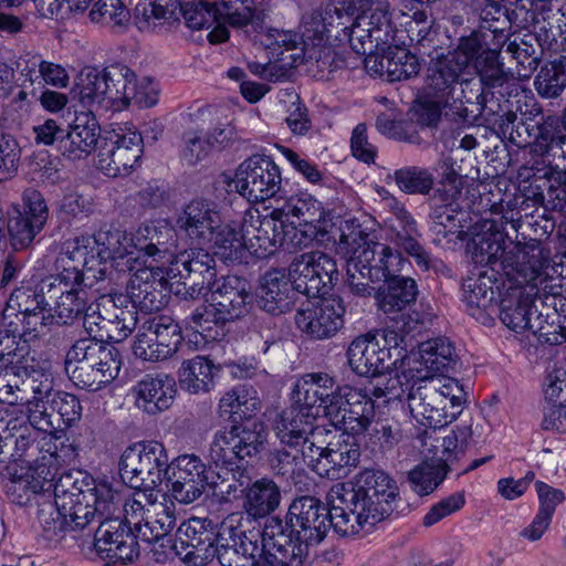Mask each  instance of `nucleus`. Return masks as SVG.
Listing matches in <instances>:
<instances>
[{
	"mask_svg": "<svg viewBox=\"0 0 566 566\" xmlns=\"http://www.w3.org/2000/svg\"><path fill=\"white\" fill-rule=\"evenodd\" d=\"M326 500L329 509L313 496L297 497L289 507V525L306 549L319 544L331 527L342 536H353L365 525H375L394 513L400 499L388 473L364 469L352 480L335 483Z\"/></svg>",
	"mask_w": 566,
	"mask_h": 566,
	"instance_id": "nucleus-1",
	"label": "nucleus"
},
{
	"mask_svg": "<svg viewBox=\"0 0 566 566\" xmlns=\"http://www.w3.org/2000/svg\"><path fill=\"white\" fill-rule=\"evenodd\" d=\"M20 416L0 418V463L11 458H25L45 474L55 463L71 462L80 454V444L60 429L54 415L48 412L44 399L25 402Z\"/></svg>",
	"mask_w": 566,
	"mask_h": 566,
	"instance_id": "nucleus-2",
	"label": "nucleus"
},
{
	"mask_svg": "<svg viewBox=\"0 0 566 566\" xmlns=\"http://www.w3.org/2000/svg\"><path fill=\"white\" fill-rule=\"evenodd\" d=\"M376 220L369 216L346 219L340 227L339 249L349 255L346 284L352 294L370 297L371 282L397 270L400 252L376 241Z\"/></svg>",
	"mask_w": 566,
	"mask_h": 566,
	"instance_id": "nucleus-3",
	"label": "nucleus"
},
{
	"mask_svg": "<svg viewBox=\"0 0 566 566\" xmlns=\"http://www.w3.org/2000/svg\"><path fill=\"white\" fill-rule=\"evenodd\" d=\"M494 222L485 221L482 231L475 233L469 244L472 253L474 270L462 285V300L471 311L486 310L492 306L500 295L497 274L504 275L512 284L522 283L511 279L501 264L514 245H523L521 241H510Z\"/></svg>",
	"mask_w": 566,
	"mask_h": 566,
	"instance_id": "nucleus-4",
	"label": "nucleus"
},
{
	"mask_svg": "<svg viewBox=\"0 0 566 566\" xmlns=\"http://www.w3.org/2000/svg\"><path fill=\"white\" fill-rule=\"evenodd\" d=\"M474 74L462 75L449 105L457 120L470 125L482 115L489 103L500 106L501 97L511 95L512 86L516 87L510 72L505 71L497 49H483L472 57L471 66Z\"/></svg>",
	"mask_w": 566,
	"mask_h": 566,
	"instance_id": "nucleus-5",
	"label": "nucleus"
},
{
	"mask_svg": "<svg viewBox=\"0 0 566 566\" xmlns=\"http://www.w3.org/2000/svg\"><path fill=\"white\" fill-rule=\"evenodd\" d=\"M406 386L408 407L412 418L427 428H442L462 412L464 391L454 378H430L421 368L409 367L394 378L390 389L397 384Z\"/></svg>",
	"mask_w": 566,
	"mask_h": 566,
	"instance_id": "nucleus-6",
	"label": "nucleus"
},
{
	"mask_svg": "<svg viewBox=\"0 0 566 566\" xmlns=\"http://www.w3.org/2000/svg\"><path fill=\"white\" fill-rule=\"evenodd\" d=\"M213 284L208 304L197 307L186 319L191 331L188 340L196 349L221 340L226 323L247 315L253 303L251 285L243 277L227 275Z\"/></svg>",
	"mask_w": 566,
	"mask_h": 566,
	"instance_id": "nucleus-7",
	"label": "nucleus"
},
{
	"mask_svg": "<svg viewBox=\"0 0 566 566\" xmlns=\"http://www.w3.org/2000/svg\"><path fill=\"white\" fill-rule=\"evenodd\" d=\"M364 6L377 3L369 17L355 15L334 7L324 12L317 23L318 42L328 45L348 44L355 53L371 52L379 43L394 40V25L386 0H365Z\"/></svg>",
	"mask_w": 566,
	"mask_h": 566,
	"instance_id": "nucleus-8",
	"label": "nucleus"
},
{
	"mask_svg": "<svg viewBox=\"0 0 566 566\" xmlns=\"http://www.w3.org/2000/svg\"><path fill=\"white\" fill-rule=\"evenodd\" d=\"M57 273L45 283L48 302V327L53 323L70 325L83 318L84 327L88 334L94 333L92 319L95 318L96 304L88 305L87 289L93 287L96 281L85 271L77 268L67 259L59 256L56 261Z\"/></svg>",
	"mask_w": 566,
	"mask_h": 566,
	"instance_id": "nucleus-9",
	"label": "nucleus"
},
{
	"mask_svg": "<svg viewBox=\"0 0 566 566\" xmlns=\"http://www.w3.org/2000/svg\"><path fill=\"white\" fill-rule=\"evenodd\" d=\"M0 332V402L10 406L34 402V399L49 398L52 380L33 368L30 363V345L6 337Z\"/></svg>",
	"mask_w": 566,
	"mask_h": 566,
	"instance_id": "nucleus-10",
	"label": "nucleus"
},
{
	"mask_svg": "<svg viewBox=\"0 0 566 566\" xmlns=\"http://www.w3.org/2000/svg\"><path fill=\"white\" fill-rule=\"evenodd\" d=\"M45 284L40 289L22 284L10 294L2 312L0 332L6 337L30 345L48 331V295Z\"/></svg>",
	"mask_w": 566,
	"mask_h": 566,
	"instance_id": "nucleus-11",
	"label": "nucleus"
},
{
	"mask_svg": "<svg viewBox=\"0 0 566 566\" xmlns=\"http://www.w3.org/2000/svg\"><path fill=\"white\" fill-rule=\"evenodd\" d=\"M127 234L119 230H99L94 235L77 237L65 243L61 254L90 277L96 281L105 279L108 262L116 261L117 266H125L127 256Z\"/></svg>",
	"mask_w": 566,
	"mask_h": 566,
	"instance_id": "nucleus-12",
	"label": "nucleus"
},
{
	"mask_svg": "<svg viewBox=\"0 0 566 566\" xmlns=\"http://www.w3.org/2000/svg\"><path fill=\"white\" fill-rule=\"evenodd\" d=\"M316 419L317 412L298 403L283 410L275 419L274 431L281 444L284 446L276 453V460L282 464L279 472L282 474L294 471L293 465L303 459V450L306 446L331 433L324 427L316 426Z\"/></svg>",
	"mask_w": 566,
	"mask_h": 566,
	"instance_id": "nucleus-13",
	"label": "nucleus"
},
{
	"mask_svg": "<svg viewBox=\"0 0 566 566\" xmlns=\"http://www.w3.org/2000/svg\"><path fill=\"white\" fill-rule=\"evenodd\" d=\"M484 40L479 32L461 36L457 48L436 60L428 67L427 90L437 104L449 107L462 75H470L472 57L482 48Z\"/></svg>",
	"mask_w": 566,
	"mask_h": 566,
	"instance_id": "nucleus-14",
	"label": "nucleus"
},
{
	"mask_svg": "<svg viewBox=\"0 0 566 566\" xmlns=\"http://www.w3.org/2000/svg\"><path fill=\"white\" fill-rule=\"evenodd\" d=\"M356 436L344 430L323 436L306 446L303 450V461L319 476L342 479L359 462L360 446Z\"/></svg>",
	"mask_w": 566,
	"mask_h": 566,
	"instance_id": "nucleus-15",
	"label": "nucleus"
},
{
	"mask_svg": "<svg viewBox=\"0 0 566 566\" xmlns=\"http://www.w3.org/2000/svg\"><path fill=\"white\" fill-rule=\"evenodd\" d=\"M147 20L179 21L185 19L188 28L193 30L213 29L208 34L212 44L226 42L229 39V30L221 22L222 12L219 0L211 3L205 0L199 2L181 3L180 0H155L144 8Z\"/></svg>",
	"mask_w": 566,
	"mask_h": 566,
	"instance_id": "nucleus-16",
	"label": "nucleus"
},
{
	"mask_svg": "<svg viewBox=\"0 0 566 566\" xmlns=\"http://www.w3.org/2000/svg\"><path fill=\"white\" fill-rule=\"evenodd\" d=\"M169 458L163 443L139 442L128 447L119 460V474L130 488L157 489L167 480Z\"/></svg>",
	"mask_w": 566,
	"mask_h": 566,
	"instance_id": "nucleus-17",
	"label": "nucleus"
},
{
	"mask_svg": "<svg viewBox=\"0 0 566 566\" xmlns=\"http://www.w3.org/2000/svg\"><path fill=\"white\" fill-rule=\"evenodd\" d=\"M175 286V294L184 300H197L206 295L216 282L213 256L203 249L179 252L165 269Z\"/></svg>",
	"mask_w": 566,
	"mask_h": 566,
	"instance_id": "nucleus-18",
	"label": "nucleus"
},
{
	"mask_svg": "<svg viewBox=\"0 0 566 566\" xmlns=\"http://www.w3.org/2000/svg\"><path fill=\"white\" fill-rule=\"evenodd\" d=\"M268 432L263 422L245 420L234 423L229 430L217 431L209 448L210 461L214 464H233L261 453Z\"/></svg>",
	"mask_w": 566,
	"mask_h": 566,
	"instance_id": "nucleus-19",
	"label": "nucleus"
},
{
	"mask_svg": "<svg viewBox=\"0 0 566 566\" xmlns=\"http://www.w3.org/2000/svg\"><path fill=\"white\" fill-rule=\"evenodd\" d=\"M289 275L297 293L314 298L327 294L339 280L336 261L321 251L296 256L290 264Z\"/></svg>",
	"mask_w": 566,
	"mask_h": 566,
	"instance_id": "nucleus-20",
	"label": "nucleus"
},
{
	"mask_svg": "<svg viewBox=\"0 0 566 566\" xmlns=\"http://www.w3.org/2000/svg\"><path fill=\"white\" fill-rule=\"evenodd\" d=\"M505 273L518 283L525 284L534 281L544 283L547 279L566 277V265L560 261L549 264L548 253L536 239L514 245L506 259L501 263Z\"/></svg>",
	"mask_w": 566,
	"mask_h": 566,
	"instance_id": "nucleus-21",
	"label": "nucleus"
},
{
	"mask_svg": "<svg viewBox=\"0 0 566 566\" xmlns=\"http://www.w3.org/2000/svg\"><path fill=\"white\" fill-rule=\"evenodd\" d=\"M232 184L248 201H265L281 190V169L271 157L253 155L239 165Z\"/></svg>",
	"mask_w": 566,
	"mask_h": 566,
	"instance_id": "nucleus-22",
	"label": "nucleus"
},
{
	"mask_svg": "<svg viewBox=\"0 0 566 566\" xmlns=\"http://www.w3.org/2000/svg\"><path fill=\"white\" fill-rule=\"evenodd\" d=\"M132 276L126 287V304L132 308L151 313L160 311L169 301L175 286L164 268L149 265L129 271Z\"/></svg>",
	"mask_w": 566,
	"mask_h": 566,
	"instance_id": "nucleus-23",
	"label": "nucleus"
},
{
	"mask_svg": "<svg viewBox=\"0 0 566 566\" xmlns=\"http://www.w3.org/2000/svg\"><path fill=\"white\" fill-rule=\"evenodd\" d=\"M128 67L116 64L103 71L90 69L81 76L80 99L88 107L119 111L120 93L127 82Z\"/></svg>",
	"mask_w": 566,
	"mask_h": 566,
	"instance_id": "nucleus-24",
	"label": "nucleus"
},
{
	"mask_svg": "<svg viewBox=\"0 0 566 566\" xmlns=\"http://www.w3.org/2000/svg\"><path fill=\"white\" fill-rule=\"evenodd\" d=\"M337 399L328 408L333 426L352 434L366 433L375 418L373 397L366 389L344 385L338 389Z\"/></svg>",
	"mask_w": 566,
	"mask_h": 566,
	"instance_id": "nucleus-25",
	"label": "nucleus"
},
{
	"mask_svg": "<svg viewBox=\"0 0 566 566\" xmlns=\"http://www.w3.org/2000/svg\"><path fill=\"white\" fill-rule=\"evenodd\" d=\"M385 205L390 213L384 219L387 239L413 258L420 269L428 270L430 254L420 243L421 233L416 219L395 197L385 198Z\"/></svg>",
	"mask_w": 566,
	"mask_h": 566,
	"instance_id": "nucleus-26",
	"label": "nucleus"
},
{
	"mask_svg": "<svg viewBox=\"0 0 566 566\" xmlns=\"http://www.w3.org/2000/svg\"><path fill=\"white\" fill-rule=\"evenodd\" d=\"M347 359L350 369L361 377H378L401 369L400 360L396 359L394 348L384 340V334L378 337L373 334L357 336L347 348Z\"/></svg>",
	"mask_w": 566,
	"mask_h": 566,
	"instance_id": "nucleus-27",
	"label": "nucleus"
},
{
	"mask_svg": "<svg viewBox=\"0 0 566 566\" xmlns=\"http://www.w3.org/2000/svg\"><path fill=\"white\" fill-rule=\"evenodd\" d=\"M167 483L180 503L197 501L210 486L213 471L196 454H182L170 462Z\"/></svg>",
	"mask_w": 566,
	"mask_h": 566,
	"instance_id": "nucleus-28",
	"label": "nucleus"
},
{
	"mask_svg": "<svg viewBox=\"0 0 566 566\" xmlns=\"http://www.w3.org/2000/svg\"><path fill=\"white\" fill-rule=\"evenodd\" d=\"M78 455L71 462L59 461L53 468H50L51 472H48V475L45 471L40 473L38 462L31 464L30 470L32 471L35 492H53L56 503L62 502V497H66L65 501L75 497L88 501V497H84V495H86V492H92L95 480L83 471H62L64 467L75 464Z\"/></svg>",
	"mask_w": 566,
	"mask_h": 566,
	"instance_id": "nucleus-29",
	"label": "nucleus"
},
{
	"mask_svg": "<svg viewBox=\"0 0 566 566\" xmlns=\"http://www.w3.org/2000/svg\"><path fill=\"white\" fill-rule=\"evenodd\" d=\"M138 535L122 518H105L94 533V549L102 559L127 564L139 556Z\"/></svg>",
	"mask_w": 566,
	"mask_h": 566,
	"instance_id": "nucleus-30",
	"label": "nucleus"
},
{
	"mask_svg": "<svg viewBox=\"0 0 566 566\" xmlns=\"http://www.w3.org/2000/svg\"><path fill=\"white\" fill-rule=\"evenodd\" d=\"M216 532L211 521L191 517L182 522L176 532L172 549L189 566H206L211 560Z\"/></svg>",
	"mask_w": 566,
	"mask_h": 566,
	"instance_id": "nucleus-31",
	"label": "nucleus"
},
{
	"mask_svg": "<svg viewBox=\"0 0 566 566\" xmlns=\"http://www.w3.org/2000/svg\"><path fill=\"white\" fill-rule=\"evenodd\" d=\"M345 306L338 297L321 298L308 302L295 314L297 328L312 339H328L344 325Z\"/></svg>",
	"mask_w": 566,
	"mask_h": 566,
	"instance_id": "nucleus-32",
	"label": "nucleus"
},
{
	"mask_svg": "<svg viewBox=\"0 0 566 566\" xmlns=\"http://www.w3.org/2000/svg\"><path fill=\"white\" fill-rule=\"evenodd\" d=\"M289 525V517L283 524L281 520H268L261 533L262 552L273 556L274 563L281 566H302L307 549L297 539V532Z\"/></svg>",
	"mask_w": 566,
	"mask_h": 566,
	"instance_id": "nucleus-33",
	"label": "nucleus"
},
{
	"mask_svg": "<svg viewBox=\"0 0 566 566\" xmlns=\"http://www.w3.org/2000/svg\"><path fill=\"white\" fill-rule=\"evenodd\" d=\"M115 139H111L98 151V168L108 177L128 175L134 166L139 163L143 155V137L128 129L126 133H115Z\"/></svg>",
	"mask_w": 566,
	"mask_h": 566,
	"instance_id": "nucleus-34",
	"label": "nucleus"
},
{
	"mask_svg": "<svg viewBox=\"0 0 566 566\" xmlns=\"http://www.w3.org/2000/svg\"><path fill=\"white\" fill-rule=\"evenodd\" d=\"M137 312L126 305L124 294L103 295L96 303L95 325L97 332H105L106 337L119 343L127 338L137 325Z\"/></svg>",
	"mask_w": 566,
	"mask_h": 566,
	"instance_id": "nucleus-35",
	"label": "nucleus"
},
{
	"mask_svg": "<svg viewBox=\"0 0 566 566\" xmlns=\"http://www.w3.org/2000/svg\"><path fill=\"white\" fill-rule=\"evenodd\" d=\"M23 201V211L11 218L7 227L14 250L28 248L43 230L49 217L46 203L40 192L27 191Z\"/></svg>",
	"mask_w": 566,
	"mask_h": 566,
	"instance_id": "nucleus-36",
	"label": "nucleus"
},
{
	"mask_svg": "<svg viewBox=\"0 0 566 566\" xmlns=\"http://www.w3.org/2000/svg\"><path fill=\"white\" fill-rule=\"evenodd\" d=\"M256 545L248 539L233 517L226 518L216 531L211 560L217 557L221 566H251Z\"/></svg>",
	"mask_w": 566,
	"mask_h": 566,
	"instance_id": "nucleus-37",
	"label": "nucleus"
},
{
	"mask_svg": "<svg viewBox=\"0 0 566 566\" xmlns=\"http://www.w3.org/2000/svg\"><path fill=\"white\" fill-rule=\"evenodd\" d=\"M221 212L218 206L206 199H195L187 203L177 217L180 232L197 243H211L216 229L221 227Z\"/></svg>",
	"mask_w": 566,
	"mask_h": 566,
	"instance_id": "nucleus-38",
	"label": "nucleus"
},
{
	"mask_svg": "<svg viewBox=\"0 0 566 566\" xmlns=\"http://www.w3.org/2000/svg\"><path fill=\"white\" fill-rule=\"evenodd\" d=\"M243 230L247 234L248 251L259 258L265 259L273 255L282 247V233L284 232V219L275 213V208L266 216H252L244 219Z\"/></svg>",
	"mask_w": 566,
	"mask_h": 566,
	"instance_id": "nucleus-39",
	"label": "nucleus"
},
{
	"mask_svg": "<svg viewBox=\"0 0 566 566\" xmlns=\"http://www.w3.org/2000/svg\"><path fill=\"white\" fill-rule=\"evenodd\" d=\"M406 260L400 255V262L397 270L390 271L385 277L374 281V283L385 282L371 295H375L378 310L385 314H395L405 311L408 306L416 302L418 295L417 283L413 279L399 275ZM373 282L370 283V285Z\"/></svg>",
	"mask_w": 566,
	"mask_h": 566,
	"instance_id": "nucleus-40",
	"label": "nucleus"
},
{
	"mask_svg": "<svg viewBox=\"0 0 566 566\" xmlns=\"http://www.w3.org/2000/svg\"><path fill=\"white\" fill-rule=\"evenodd\" d=\"M99 137L101 127L92 111L82 112L60 138L59 150L69 159H81L96 149Z\"/></svg>",
	"mask_w": 566,
	"mask_h": 566,
	"instance_id": "nucleus-41",
	"label": "nucleus"
},
{
	"mask_svg": "<svg viewBox=\"0 0 566 566\" xmlns=\"http://www.w3.org/2000/svg\"><path fill=\"white\" fill-rule=\"evenodd\" d=\"M172 377L145 375L130 389L135 406L148 415L160 413L171 407L176 396Z\"/></svg>",
	"mask_w": 566,
	"mask_h": 566,
	"instance_id": "nucleus-42",
	"label": "nucleus"
},
{
	"mask_svg": "<svg viewBox=\"0 0 566 566\" xmlns=\"http://www.w3.org/2000/svg\"><path fill=\"white\" fill-rule=\"evenodd\" d=\"M334 377L326 373H311L297 380L294 387L296 403L319 412L322 409L328 418V408L338 399V389Z\"/></svg>",
	"mask_w": 566,
	"mask_h": 566,
	"instance_id": "nucleus-43",
	"label": "nucleus"
},
{
	"mask_svg": "<svg viewBox=\"0 0 566 566\" xmlns=\"http://www.w3.org/2000/svg\"><path fill=\"white\" fill-rule=\"evenodd\" d=\"M457 196L438 189L431 199L430 231L434 235L436 244H441L450 235L459 238L463 232L462 220L465 211L460 208Z\"/></svg>",
	"mask_w": 566,
	"mask_h": 566,
	"instance_id": "nucleus-44",
	"label": "nucleus"
},
{
	"mask_svg": "<svg viewBox=\"0 0 566 566\" xmlns=\"http://www.w3.org/2000/svg\"><path fill=\"white\" fill-rule=\"evenodd\" d=\"M539 281L525 284H512L511 290L500 303V319L502 323L516 333L530 329L534 317L531 310L536 305L533 292Z\"/></svg>",
	"mask_w": 566,
	"mask_h": 566,
	"instance_id": "nucleus-45",
	"label": "nucleus"
},
{
	"mask_svg": "<svg viewBox=\"0 0 566 566\" xmlns=\"http://www.w3.org/2000/svg\"><path fill=\"white\" fill-rule=\"evenodd\" d=\"M546 122V116L541 115L538 120H534L525 115L518 116L517 114L509 111L504 115L503 128L510 130V139L517 147H531V153L541 156L544 160L558 161L557 154L551 150V144L545 147L541 145L543 138V126Z\"/></svg>",
	"mask_w": 566,
	"mask_h": 566,
	"instance_id": "nucleus-46",
	"label": "nucleus"
},
{
	"mask_svg": "<svg viewBox=\"0 0 566 566\" xmlns=\"http://www.w3.org/2000/svg\"><path fill=\"white\" fill-rule=\"evenodd\" d=\"M297 291L293 280L282 270L264 273L259 287V305L271 315H281L292 310Z\"/></svg>",
	"mask_w": 566,
	"mask_h": 566,
	"instance_id": "nucleus-47",
	"label": "nucleus"
},
{
	"mask_svg": "<svg viewBox=\"0 0 566 566\" xmlns=\"http://www.w3.org/2000/svg\"><path fill=\"white\" fill-rule=\"evenodd\" d=\"M418 356H408L411 367L421 368L428 374V379L437 378L436 374L448 371L457 364L453 344L447 337H437L418 345Z\"/></svg>",
	"mask_w": 566,
	"mask_h": 566,
	"instance_id": "nucleus-48",
	"label": "nucleus"
},
{
	"mask_svg": "<svg viewBox=\"0 0 566 566\" xmlns=\"http://www.w3.org/2000/svg\"><path fill=\"white\" fill-rule=\"evenodd\" d=\"M219 368L206 356L197 355L184 360L178 375L179 386L191 395L207 394L213 390Z\"/></svg>",
	"mask_w": 566,
	"mask_h": 566,
	"instance_id": "nucleus-49",
	"label": "nucleus"
},
{
	"mask_svg": "<svg viewBox=\"0 0 566 566\" xmlns=\"http://www.w3.org/2000/svg\"><path fill=\"white\" fill-rule=\"evenodd\" d=\"M423 323L417 317L410 315H401V319L387 326L384 333V340L388 346L394 348L396 359L400 360L401 370L411 366L410 360H406L411 352L419 343L415 339L420 334Z\"/></svg>",
	"mask_w": 566,
	"mask_h": 566,
	"instance_id": "nucleus-50",
	"label": "nucleus"
},
{
	"mask_svg": "<svg viewBox=\"0 0 566 566\" xmlns=\"http://www.w3.org/2000/svg\"><path fill=\"white\" fill-rule=\"evenodd\" d=\"M263 43L272 59L294 67L304 62V39L292 30L269 29Z\"/></svg>",
	"mask_w": 566,
	"mask_h": 566,
	"instance_id": "nucleus-51",
	"label": "nucleus"
},
{
	"mask_svg": "<svg viewBox=\"0 0 566 566\" xmlns=\"http://www.w3.org/2000/svg\"><path fill=\"white\" fill-rule=\"evenodd\" d=\"M261 401L252 386L238 385L227 391L219 401L221 417L228 416L234 422L238 420H252V416L260 410Z\"/></svg>",
	"mask_w": 566,
	"mask_h": 566,
	"instance_id": "nucleus-52",
	"label": "nucleus"
},
{
	"mask_svg": "<svg viewBox=\"0 0 566 566\" xmlns=\"http://www.w3.org/2000/svg\"><path fill=\"white\" fill-rule=\"evenodd\" d=\"M262 0H219L224 25L235 29L252 27L258 30L264 21Z\"/></svg>",
	"mask_w": 566,
	"mask_h": 566,
	"instance_id": "nucleus-53",
	"label": "nucleus"
},
{
	"mask_svg": "<svg viewBox=\"0 0 566 566\" xmlns=\"http://www.w3.org/2000/svg\"><path fill=\"white\" fill-rule=\"evenodd\" d=\"M275 213L283 219L296 218L300 223L323 228L326 210L323 203L308 193L292 196L281 207L275 208Z\"/></svg>",
	"mask_w": 566,
	"mask_h": 566,
	"instance_id": "nucleus-54",
	"label": "nucleus"
},
{
	"mask_svg": "<svg viewBox=\"0 0 566 566\" xmlns=\"http://www.w3.org/2000/svg\"><path fill=\"white\" fill-rule=\"evenodd\" d=\"M501 53L502 51L510 55L527 73L524 76L533 73L544 54L538 44H536L535 36L525 34L524 36H515L514 39L505 35L500 42L494 43V48Z\"/></svg>",
	"mask_w": 566,
	"mask_h": 566,
	"instance_id": "nucleus-55",
	"label": "nucleus"
},
{
	"mask_svg": "<svg viewBox=\"0 0 566 566\" xmlns=\"http://www.w3.org/2000/svg\"><path fill=\"white\" fill-rule=\"evenodd\" d=\"M211 243H213L214 253L224 261L241 262L248 250L243 223H223L221 220V227L216 229Z\"/></svg>",
	"mask_w": 566,
	"mask_h": 566,
	"instance_id": "nucleus-56",
	"label": "nucleus"
},
{
	"mask_svg": "<svg viewBox=\"0 0 566 566\" xmlns=\"http://www.w3.org/2000/svg\"><path fill=\"white\" fill-rule=\"evenodd\" d=\"M280 500L279 486L272 480L263 478L248 489L243 506L250 516L264 517L276 510Z\"/></svg>",
	"mask_w": 566,
	"mask_h": 566,
	"instance_id": "nucleus-57",
	"label": "nucleus"
},
{
	"mask_svg": "<svg viewBox=\"0 0 566 566\" xmlns=\"http://www.w3.org/2000/svg\"><path fill=\"white\" fill-rule=\"evenodd\" d=\"M147 328L154 333L148 336V343L151 340L157 342L156 356L157 357H171L179 348L182 340L181 327L170 316L159 315L154 316L146 322Z\"/></svg>",
	"mask_w": 566,
	"mask_h": 566,
	"instance_id": "nucleus-58",
	"label": "nucleus"
},
{
	"mask_svg": "<svg viewBox=\"0 0 566 566\" xmlns=\"http://www.w3.org/2000/svg\"><path fill=\"white\" fill-rule=\"evenodd\" d=\"M126 492L127 490L123 486L114 489L107 482L96 483L94 481L92 492H86L84 497H88V501H92L97 512V520L101 522L105 518H120Z\"/></svg>",
	"mask_w": 566,
	"mask_h": 566,
	"instance_id": "nucleus-59",
	"label": "nucleus"
},
{
	"mask_svg": "<svg viewBox=\"0 0 566 566\" xmlns=\"http://www.w3.org/2000/svg\"><path fill=\"white\" fill-rule=\"evenodd\" d=\"M38 520L42 528V534L49 542L59 543L67 535L75 538V535H73V524L69 520L67 513L62 512L56 501H54V503L48 502L41 504L38 510Z\"/></svg>",
	"mask_w": 566,
	"mask_h": 566,
	"instance_id": "nucleus-60",
	"label": "nucleus"
},
{
	"mask_svg": "<svg viewBox=\"0 0 566 566\" xmlns=\"http://www.w3.org/2000/svg\"><path fill=\"white\" fill-rule=\"evenodd\" d=\"M390 82L408 80L419 73L420 64L415 54L398 46H388L381 54L380 70Z\"/></svg>",
	"mask_w": 566,
	"mask_h": 566,
	"instance_id": "nucleus-61",
	"label": "nucleus"
},
{
	"mask_svg": "<svg viewBox=\"0 0 566 566\" xmlns=\"http://www.w3.org/2000/svg\"><path fill=\"white\" fill-rule=\"evenodd\" d=\"M126 87L122 90L119 111L130 104L140 108H148L158 102L159 88L157 83L150 77L136 80L135 73L128 69Z\"/></svg>",
	"mask_w": 566,
	"mask_h": 566,
	"instance_id": "nucleus-62",
	"label": "nucleus"
},
{
	"mask_svg": "<svg viewBox=\"0 0 566 566\" xmlns=\"http://www.w3.org/2000/svg\"><path fill=\"white\" fill-rule=\"evenodd\" d=\"M119 352L114 345L104 343L102 339H97L96 336L84 337L77 339L71 348L67 350L65 356V364H91L103 361L108 358V368L112 366V354Z\"/></svg>",
	"mask_w": 566,
	"mask_h": 566,
	"instance_id": "nucleus-63",
	"label": "nucleus"
},
{
	"mask_svg": "<svg viewBox=\"0 0 566 566\" xmlns=\"http://www.w3.org/2000/svg\"><path fill=\"white\" fill-rule=\"evenodd\" d=\"M537 93L546 98L557 97L566 87V56L544 64L534 81Z\"/></svg>",
	"mask_w": 566,
	"mask_h": 566,
	"instance_id": "nucleus-64",
	"label": "nucleus"
}]
</instances>
